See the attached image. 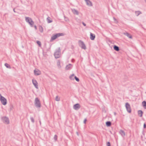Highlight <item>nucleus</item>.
Here are the masks:
<instances>
[{
  "label": "nucleus",
  "instance_id": "f257e3e1",
  "mask_svg": "<svg viewBox=\"0 0 146 146\" xmlns=\"http://www.w3.org/2000/svg\"><path fill=\"white\" fill-rule=\"evenodd\" d=\"M26 21L32 27L33 26L34 22L31 18L28 17H26Z\"/></svg>",
  "mask_w": 146,
  "mask_h": 146
},
{
  "label": "nucleus",
  "instance_id": "f03ea898",
  "mask_svg": "<svg viewBox=\"0 0 146 146\" xmlns=\"http://www.w3.org/2000/svg\"><path fill=\"white\" fill-rule=\"evenodd\" d=\"M60 49L59 48L54 53V56L56 58H59L60 56Z\"/></svg>",
  "mask_w": 146,
  "mask_h": 146
},
{
  "label": "nucleus",
  "instance_id": "7ed1b4c3",
  "mask_svg": "<svg viewBox=\"0 0 146 146\" xmlns=\"http://www.w3.org/2000/svg\"><path fill=\"white\" fill-rule=\"evenodd\" d=\"M35 104L36 106L38 107H40V103L39 100L37 98H36L35 100Z\"/></svg>",
  "mask_w": 146,
  "mask_h": 146
},
{
  "label": "nucleus",
  "instance_id": "20e7f679",
  "mask_svg": "<svg viewBox=\"0 0 146 146\" xmlns=\"http://www.w3.org/2000/svg\"><path fill=\"white\" fill-rule=\"evenodd\" d=\"M64 35L63 33H58L56 34L54 36H53L51 38V39L52 40H53L55 39H56V38H57L58 37H59L60 36H63Z\"/></svg>",
  "mask_w": 146,
  "mask_h": 146
},
{
  "label": "nucleus",
  "instance_id": "39448f33",
  "mask_svg": "<svg viewBox=\"0 0 146 146\" xmlns=\"http://www.w3.org/2000/svg\"><path fill=\"white\" fill-rule=\"evenodd\" d=\"M125 106L126 109L127 111L129 113H130L131 112V109L129 104L128 103H126L125 104Z\"/></svg>",
  "mask_w": 146,
  "mask_h": 146
},
{
  "label": "nucleus",
  "instance_id": "423d86ee",
  "mask_svg": "<svg viewBox=\"0 0 146 146\" xmlns=\"http://www.w3.org/2000/svg\"><path fill=\"white\" fill-rule=\"evenodd\" d=\"M0 100L2 104L3 105H5L7 104V100L4 97H2V98Z\"/></svg>",
  "mask_w": 146,
  "mask_h": 146
},
{
  "label": "nucleus",
  "instance_id": "0eeeda50",
  "mask_svg": "<svg viewBox=\"0 0 146 146\" xmlns=\"http://www.w3.org/2000/svg\"><path fill=\"white\" fill-rule=\"evenodd\" d=\"M80 46L82 48L86 49V46L84 44L83 42L81 41H80L79 42Z\"/></svg>",
  "mask_w": 146,
  "mask_h": 146
},
{
  "label": "nucleus",
  "instance_id": "6e6552de",
  "mask_svg": "<svg viewBox=\"0 0 146 146\" xmlns=\"http://www.w3.org/2000/svg\"><path fill=\"white\" fill-rule=\"evenodd\" d=\"M35 74L36 75H40L41 74L40 71L38 69H36L34 70Z\"/></svg>",
  "mask_w": 146,
  "mask_h": 146
},
{
  "label": "nucleus",
  "instance_id": "1a4fd4ad",
  "mask_svg": "<svg viewBox=\"0 0 146 146\" xmlns=\"http://www.w3.org/2000/svg\"><path fill=\"white\" fill-rule=\"evenodd\" d=\"M3 119L4 122L6 124H8L9 123V121L8 119L6 117L3 118Z\"/></svg>",
  "mask_w": 146,
  "mask_h": 146
},
{
  "label": "nucleus",
  "instance_id": "9d476101",
  "mask_svg": "<svg viewBox=\"0 0 146 146\" xmlns=\"http://www.w3.org/2000/svg\"><path fill=\"white\" fill-rule=\"evenodd\" d=\"M33 83L35 87L36 88H38V83L35 80H32Z\"/></svg>",
  "mask_w": 146,
  "mask_h": 146
},
{
  "label": "nucleus",
  "instance_id": "9b49d317",
  "mask_svg": "<svg viewBox=\"0 0 146 146\" xmlns=\"http://www.w3.org/2000/svg\"><path fill=\"white\" fill-rule=\"evenodd\" d=\"M80 105L78 104H76L74 106L73 108L75 110H78L80 108Z\"/></svg>",
  "mask_w": 146,
  "mask_h": 146
},
{
  "label": "nucleus",
  "instance_id": "f8f14e48",
  "mask_svg": "<svg viewBox=\"0 0 146 146\" xmlns=\"http://www.w3.org/2000/svg\"><path fill=\"white\" fill-rule=\"evenodd\" d=\"M95 37V35L92 33H90V39L92 40H94Z\"/></svg>",
  "mask_w": 146,
  "mask_h": 146
},
{
  "label": "nucleus",
  "instance_id": "ddd939ff",
  "mask_svg": "<svg viewBox=\"0 0 146 146\" xmlns=\"http://www.w3.org/2000/svg\"><path fill=\"white\" fill-rule=\"evenodd\" d=\"M72 11L73 13L74 14H76L77 15H78V11L75 9H72Z\"/></svg>",
  "mask_w": 146,
  "mask_h": 146
},
{
  "label": "nucleus",
  "instance_id": "4468645a",
  "mask_svg": "<svg viewBox=\"0 0 146 146\" xmlns=\"http://www.w3.org/2000/svg\"><path fill=\"white\" fill-rule=\"evenodd\" d=\"M138 115L140 117H141L142 116L143 112L141 110H139L138 111Z\"/></svg>",
  "mask_w": 146,
  "mask_h": 146
},
{
  "label": "nucleus",
  "instance_id": "2eb2a0df",
  "mask_svg": "<svg viewBox=\"0 0 146 146\" xmlns=\"http://www.w3.org/2000/svg\"><path fill=\"white\" fill-rule=\"evenodd\" d=\"M87 5L89 6L92 5V3L89 1L88 0H85Z\"/></svg>",
  "mask_w": 146,
  "mask_h": 146
},
{
  "label": "nucleus",
  "instance_id": "dca6fc26",
  "mask_svg": "<svg viewBox=\"0 0 146 146\" xmlns=\"http://www.w3.org/2000/svg\"><path fill=\"white\" fill-rule=\"evenodd\" d=\"M71 67V64H69L68 65H67L66 68L65 69L66 70H68L70 69Z\"/></svg>",
  "mask_w": 146,
  "mask_h": 146
},
{
  "label": "nucleus",
  "instance_id": "f3484780",
  "mask_svg": "<svg viewBox=\"0 0 146 146\" xmlns=\"http://www.w3.org/2000/svg\"><path fill=\"white\" fill-rule=\"evenodd\" d=\"M142 105L144 108L145 109H146V102L145 101H143L142 102Z\"/></svg>",
  "mask_w": 146,
  "mask_h": 146
},
{
  "label": "nucleus",
  "instance_id": "a211bd4d",
  "mask_svg": "<svg viewBox=\"0 0 146 146\" xmlns=\"http://www.w3.org/2000/svg\"><path fill=\"white\" fill-rule=\"evenodd\" d=\"M120 133L122 136H124L125 135V132L123 131L122 130H121Z\"/></svg>",
  "mask_w": 146,
  "mask_h": 146
},
{
  "label": "nucleus",
  "instance_id": "6ab92c4d",
  "mask_svg": "<svg viewBox=\"0 0 146 146\" xmlns=\"http://www.w3.org/2000/svg\"><path fill=\"white\" fill-rule=\"evenodd\" d=\"M113 48L116 51H118L119 50V47L116 46H114Z\"/></svg>",
  "mask_w": 146,
  "mask_h": 146
},
{
  "label": "nucleus",
  "instance_id": "aec40b11",
  "mask_svg": "<svg viewBox=\"0 0 146 146\" xmlns=\"http://www.w3.org/2000/svg\"><path fill=\"white\" fill-rule=\"evenodd\" d=\"M74 74H72L70 77V79L71 80H73L74 79Z\"/></svg>",
  "mask_w": 146,
  "mask_h": 146
},
{
  "label": "nucleus",
  "instance_id": "412c9836",
  "mask_svg": "<svg viewBox=\"0 0 146 146\" xmlns=\"http://www.w3.org/2000/svg\"><path fill=\"white\" fill-rule=\"evenodd\" d=\"M47 20L48 23H50L52 22V21L50 19V17H48L47 18Z\"/></svg>",
  "mask_w": 146,
  "mask_h": 146
},
{
  "label": "nucleus",
  "instance_id": "4be33fe9",
  "mask_svg": "<svg viewBox=\"0 0 146 146\" xmlns=\"http://www.w3.org/2000/svg\"><path fill=\"white\" fill-rule=\"evenodd\" d=\"M39 30L41 32H42L43 31V28L41 26H39Z\"/></svg>",
  "mask_w": 146,
  "mask_h": 146
},
{
  "label": "nucleus",
  "instance_id": "5701e85b",
  "mask_svg": "<svg viewBox=\"0 0 146 146\" xmlns=\"http://www.w3.org/2000/svg\"><path fill=\"white\" fill-rule=\"evenodd\" d=\"M126 35L127 37H129V38H132V37L131 35L129 33H126Z\"/></svg>",
  "mask_w": 146,
  "mask_h": 146
},
{
  "label": "nucleus",
  "instance_id": "b1692460",
  "mask_svg": "<svg viewBox=\"0 0 146 146\" xmlns=\"http://www.w3.org/2000/svg\"><path fill=\"white\" fill-rule=\"evenodd\" d=\"M106 125L108 126H110L111 125V123L110 121H108L106 123Z\"/></svg>",
  "mask_w": 146,
  "mask_h": 146
},
{
  "label": "nucleus",
  "instance_id": "393cba45",
  "mask_svg": "<svg viewBox=\"0 0 146 146\" xmlns=\"http://www.w3.org/2000/svg\"><path fill=\"white\" fill-rule=\"evenodd\" d=\"M5 66L7 68H11L10 66L8 64H5Z\"/></svg>",
  "mask_w": 146,
  "mask_h": 146
},
{
  "label": "nucleus",
  "instance_id": "a878e982",
  "mask_svg": "<svg viewBox=\"0 0 146 146\" xmlns=\"http://www.w3.org/2000/svg\"><path fill=\"white\" fill-rule=\"evenodd\" d=\"M55 100L56 101H58L60 100V98L58 96H56L55 98Z\"/></svg>",
  "mask_w": 146,
  "mask_h": 146
},
{
  "label": "nucleus",
  "instance_id": "bb28decb",
  "mask_svg": "<svg viewBox=\"0 0 146 146\" xmlns=\"http://www.w3.org/2000/svg\"><path fill=\"white\" fill-rule=\"evenodd\" d=\"M36 42L37 44L39 45V46H41V43L39 41H36Z\"/></svg>",
  "mask_w": 146,
  "mask_h": 146
},
{
  "label": "nucleus",
  "instance_id": "cd10ccee",
  "mask_svg": "<svg viewBox=\"0 0 146 146\" xmlns=\"http://www.w3.org/2000/svg\"><path fill=\"white\" fill-rule=\"evenodd\" d=\"M74 78H75V80H76L77 81V82H79V79H78V78H77L75 76L74 77Z\"/></svg>",
  "mask_w": 146,
  "mask_h": 146
},
{
  "label": "nucleus",
  "instance_id": "c85d7f7f",
  "mask_svg": "<svg viewBox=\"0 0 146 146\" xmlns=\"http://www.w3.org/2000/svg\"><path fill=\"white\" fill-rule=\"evenodd\" d=\"M107 146H110V143L109 142H108L107 143Z\"/></svg>",
  "mask_w": 146,
  "mask_h": 146
},
{
  "label": "nucleus",
  "instance_id": "c756f323",
  "mask_svg": "<svg viewBox=\"0 0 146 146\" xmlns=\"http://www.w3.org/2000/svg\"><path fill=\"white\" fill-rule=\"evenodd\" d=\"M86 121H87V120H86V119H84V123L85 124V123H86Z\"/></svg>",
  "mask_w": 146,
  "mask_h": 146
},
{
  "label": "nucleus",
  "instance_id": "7c9ffc66",
  "mask_svg": "<svg viewBox=\"0 0 146 146\" xmlns=\"http://www.w3.org/2000/svg\"><path fill=\"white\" fill-rule=\"evenodd\" d=\"M143 127L144 128H146V125L145 123H144L143 125Z\"/></svg>",
  "mask_w": 146,
  "mask_h": 146
},
{
  "label": "nucleus",
  "instance_id": "2f4dec72",
  "mask_svg": "<svg viewBox=\"0 0 146 146\" xmlns=\"http://www.w3.org/2000/svg\"><path fill=\"white\" fill-rule=\"evenodd\" d=\"M3 96H2L0 94V100H1V99L2 98V97H3Z\"/></svg>",
  "mask_w": 146,
  "mask_h": 146
},
{
  "label": "nucleus",
  "instance_id": "473e14b6",
  "mask_svg": "<svg viewBox=\"0 0 146 146\" xmlns=\"http://www.w3.org/2000/svg\"><path fill=\"white\" fill-rule=\"evenodd\" d=\"M34 27H35V29H36V30L37 29V27H36V26H35H35H34Z\"/></svg>",
  "mask_w": 146,
  "mask_h": 146
},
{
  "label": "nucleus",
  "instance_id": "72a5a7b5",
  "mask_svg": "<svg viewBox=\"0 0 146 146\" xmlns=\"http://www.w3.org/2000/svg\"><path fill=\"white\" fill-rule=\"evenodd\" d=\"M82 23L84 26H86V25L84 23Z\"/></svg>",
  "mask_w": 146,
  "mask_h": 146
},
{
  "label": "nucleus",
  "instance_id": "f704fd0d",
  "mask_svg": "<svg viewBox=\"0 0 146 146\" xmlns=\"http://www.w3.org/2000/svg\"><path fill=\"white\" fill-rule=\"evenodd\" d=\"M68 20H68V19L67 18V19H66V21H68Z\"/></svg>",
  "mask_w": 146,
  "mask_h": 146
},
{
  "label": "nucleus",
  "instance_id": "c9c22d12",
  "mask_svg": "<svg viewBox=\"0 0 146 146\" xmlns=\"http://www.w3.org/2000/svg\"><path fill=\"white\" fill-rule=\"evenodd\" d=\"M139 13V12H136V13Z\"/></svg>",
  "mask_w": 146,
  "mask_h": 146
}]
</instances>
